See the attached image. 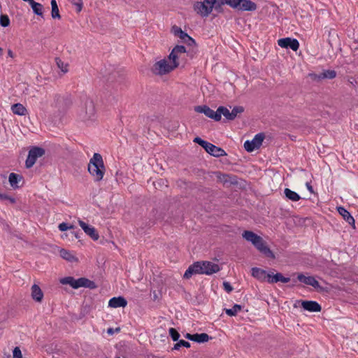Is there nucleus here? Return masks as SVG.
<instances>
[{
    "label": "nucleus",
    "mask_w": 358,
    "mask_h": 358,
    "mask_svg": "<svg viewBox=\"0 0 358 358\" xmlns=\"http://www.w3.org/2000/svg\"><path fill=\"white\" fill-rule=\"evenodd\" d=\"M175 47H182L184 48L183 52L178 54V57L176 59V62L178 64V66L180 64V63L182 61H186L187 58L186 57H189L190 59H192L195 57V55L197 53V48H187V47L184 45H176Z\"/></svg>",
    "instance_id": "f8f14e48"
},
{
    "label": "nucleus",
    "mask_w": 358,
    "mask_h": 358,
    "mask_svg": "<svg viewBox=\"0 0 358 358\" xmlns=\"http://www.w3.org/2000/svg\"><path fill=\"white\" fill-rule=\"evenodd\" d=\"M58 228L61 231H66L67 229H73L74 226L73 225L69 226L68 224H66L65 222H62L59 224Z\"/></svg>",
    "instance_id": "a18cd8bd"
},
{
    "label": "nucleus",
    "mask_w": 358,
    "mask_h": 358,
    "mask_svg": "<svg viewBox=\"0 0 358 358\" xmlns=\"http://www.w3.org/2000/svg\"><path fill=\"white\" fill-rule=\"evenodd\" d=\"M183 51L184 48L182 47H174L169 55V59L171 60V64H169L165 59L157 62L152 69L153 73L160 76L164 75L178 67L176 60L178 57V55L183 52Z\"/></svg>",
    "instance_id": "f257e3e1"
},
{
    "label": "nucleus",
    "mask_w": 358,
    "mask_h": 358,
    "mask_svg": "<svg viewBox=\"0 0 358 358\" xmlns=\"http://www.w3.org/2000/svg\"><path fill=\"white\" fill-rule=\"evenodd\" d=\"M22 180H23V177L21 175H19V174H17L15 173H11L9 175V177H8L9 183H10V186L15 189H18L19 187H21V185H20V182H22Z\"/></svg>",
    "instance_id": "4be33fe9"
},
{
    "label": "nucleus",
    "mask_w": 358,
    "mask_h": 358,
    "mask_svg": "<svg viewBox=\"0 0 358 358\" xmlns=\"http://www.w3.org/2000/svg\"><path fill=\"white\" fill-rule=\"evenodd\" d=\"M127 305V300L122 296L113 297L109 300L108 306L112 308L125 307Z\"/></svg>",
    "instance_id": "5701e85b"
},
{
    "label": "nucleus",
    "mask_w": 358,
    "mask_h": 358,
    "mask_svg": "<svg viewBox=\"0 0 358 358\" xmlns=\"http://www.w3.org/2000/svg\"><path fill=\"white\" fill-rule=\"evenodd\" d=\"M10 24V20L8 17L6 15H1L0 17V24L3 27H6Z\"/></svg>",
    "instance_id": "c03bdc74"
},
{
    "label": "nucleus",
    "mask_w": 358,
    "mask_h": 358,
    "mask_svg": "<svg viewBox=\"0 0 358 358\" xmlns=\"http://www.w3.org/2000/svg\"><path fill=\"white\" fill-rule=\"evenodd\" d=\"M51 7H52V11H51V16L53 19H60L61 15L59 14V8L57 3L56 0H51Z\"/></svg>",
    "instance_id": "2f4dec72"
},
{
    "label": "nucleus",
    "mask_w": 358,
    "mask_h": 358,
    "mask_svg": "<svg viewBox=\"0 0 358 358\" xmlns=\"http://www.w3.org/2000/svg\"><path fill=\"white\" fill-rule=\"evenodd\" d=\"M203 268L206 275H212L220 270L218 264L208 261H203Z\"/></svg>",
    "instance_id": "6ab92c4d"
},
{
    "label": "nucleus",
    "mask_w": 358,
    "mask_h": 358,
    "mask_svg": "<svg viewBox=\"0 0 358 358\" xmlns=\"http://www.w3.org/2000/svg\"><path fill=\"white\" fill-rule=\"evenodd\" d=\"M78 115L84 122L94 120L95 117V106L92 99L85 98L82 101Z\"/></svg>",
    "instance_id": "20e7f679"
},
{
    "label": "nucleus",
    "mask_w": 358,
    "mask_h": 358,
    "mask_svg": "<svg viewBox=\"0 0 358 358\" xmlns=\"http://www.w3.org/2000/svg\"><path fill=\"white\" fill-rule=\"evenodd\" d=\"M268 274L265 270L262 268L257 267L252 268V275L259 280L264 281L266 278L268 279Z\"/></svg>",
    "instance_id": "a878e982"
},
{
    "label": "nucleus",
    "mask_w": 358,
    "mask_h": 358,
    "mask_svg": "<svg viewBox=\"0 0 358 358\" xmlns=\"http://www.w3.org/2000/svg\"><path fill=\"white\" fill-rule=\"evenodd\" d=\"M76 289L80 287H87L93 289L96 288L97 287L94 281H92L85 278H80L78 279H76Z\"/></svg>",
    "instance_id": "aec40b11"
},
{
    "label": "nucleus",
    "mask_w": 358,
    "mask_h": 358,
    "mask_svg": "<svg viewBox=\"0 0 358 358\" xmlns=\"http://www.w3.org/2000/svg\"><path fill=\"white\" fill-rule=\"evenodd\" d=\"M223 4H221V2H220V1L218 0L217 1H216V3L214 5V7L215 9L218 11V12H220L221 11V9H222V6Z\"/></svg>",
    "instance_id": "09e8293b"
},
{
    "label": "nucleus",
    "mask_w": 358,
    "mask_h": 358,
    "mask_svg": "<svg viewBox=\"0 0 358 358\" xmlns=\"http://www.w3.org/2000/svg\"><path fill=\"white\" fill-rule=\"evenodd\" d=\"M8 55L10 57H14L13 52V51L11 50H8Z\"/></svg>",
    "instance_id": "5fc2aeb1"
},
{
    "label": "nucleus",
    "mask_w": 358,
    "mask_h": 358,
    "mask_svg": "<svg viewBox=\"0 0 358 358\" xmlns=\"http://www.w3.org/2000/svg\"><path fill=\"white\" fill-rule=\"evenodd\" d=\"M171 31L176 36L180 38L182 42L187 45V48H196L195 41L186 32L183 31L180 27L176 25L173 26Z\"/></svg>",
    "instance_id": "6e6552de"
},
{
    "label": "nucleus",
    "mask_w": 358,
    "mask_h": 358,
    "mask_svg": "<svg viewBox=\"0 0 358 358\" xmlns=\"http://www.w3.org/2000/svg\"><path fill=\"white\" fill-rule=\"evenodd\" d=\"M227 177V175H221L220 174V176H217V178L222 182H227V179L226 178Z\"/></svg>",
    "instance_id": "8fccbe9b"
},
{
    "label": "nucleus",
    "mask_w": 358,
    "mask_h": 358,
    "mask_svg": "<svg viewBox=\"0 0 358 358\" xmlns=\"http://www.w3.org/2000/svg\"><path fill=\"white\" fill-rule=\"evenodd\" d=\"M3 54V49L0 48V56H1Z\"/></svg>",
    "instance_id": "4d7b16f0"
},
{
    "label": "nucleus",
    "mask_w": 358,
    "mask_h": 358,
    "mask_svg": "<svg viewBox=\"0 0 358 358\" xmlns=\"http://www.w3.org/2000/svg\"><path fill=\"white\" fill-rule=\"evenodd\" d=\"M71 103L72 101L68 96H62L56 94L54 96L51 106L57 112L64 113L71 106Z\"/></svg>",
    "instance_id": "423d86ee"
},
{
    "label": "nucleus",
    "mask_w": 358,
    "mask_h": 358,
    "mask_svg": "<svg viewBox=\"0 0 358 358\" xmlns=\"http://www.w3.org/2000/svg\"><path fill=\"white\" fill-rule=\"evenodd\" d=\"M78 224L85 233L90 236L94 241H97L99 238V234L94 227L90 226L83 220H79Z\"/></svg>",
    "instance_id": "dca6fc26"
},
{
    "label": "nucleus",
    "mask_w": 358,
    "mask_h": 358,
    "mask_svg": "<svg viewBox=\"0 0 358 358\" xmlns=\"http://www.w3.org/2000/svg\"><path fill=\"white\" fill-rule=\"evenodd\" d=\"M203 261L196 262L190 265L184 273L183 278H190L194 274H204Z\"/></svg>",
    "instance_id": "9b49d317"
},
{
    "label": "nucleus",
    "mask_w": 358,
    "mask_h": 358,
    "mask_svg": "<svg viewBox=\"0 0 358 358\" xmlns=\"http://www.w3.org/2000/svg\"><path fill=\"white\" fill-rule=\"evenodd\" d=\"M31 296L37 302H41L43 299V293L37 285H33L31 287Z\"/></svg>",
    "instance_id": "bb28decb"
},
{
    "label": "nucleus",
    "mask_w": 358,
    "mask_h": 358,
    "mask_svg": "<svg viewBox=\"0 0 358 358\" xmlns=\"http://www.w3.org/2000/svg\"><path fill=\"white\" fill-rule=\"evenodd\" d=\"M190 346L191 345L188 341L184 340H178V342L174 345L173 350H178L181 347L189 348Z\"/></svg>",
    "instance_id": "4c0bfd02"
},
{
    "label": "nucleus",
    "mask_w": 358,
    "mask_h": 358,
    "mask_svg": "<svg viewBox=\"0 0 358 358\" xmlns=\"http://www.w3.org/2000/svg\"><path fill=\"white\" fill-rule=\"evenodd\" d=\"M244 111V108L243 106H235L231 111L232 120H234L237 115L239 113H242Z\"/></svg>",
    "instance_id": "a19ab883"
},
{
    "label": "nucleus",
    "mask_w": 358,
    "mask_h": 358,
    "mask_svg": "<svg viewBox=\"0 0 358 358\" xmlns=\"http://www.w3.org/2000/svg\"><path fill=\"white\" fill-rule=\"evenodd\" d=\"M29 4H30V6H31V7L34 14H36L37 15H39V16H43V5L41 3L35 2L34 0Z\"/></svg>",
    "instance_id": "473e14b6"
},
{
    "label": "nucleus",
    "mask_w": 358,
    "mask_h": 358,
    "mask_svg": "<svg viewBox=\"0 0 358 358\" xmlns=\"http://www.w3.org/2000/svg\"><path fill=\"white\" fill-rule=\"evenodd\" d=\"M268 282L269 283H275L278 282H282L283 283H287L290 281L289 278L284 277L280 273H277L275 275L268 274Z\"/></svg>",
    "instance_id": "b1692460"
},
{
    "label": "nucleus",
    "mask_w": 358,
    "mask_h": 358,
    "mask_svg": "<svg viewBox=\"0 0 358 358\" xmlns=\"http://www.w3.org/2000/svg\"><path fill=\"white\" fill-rule=\"evenodd\" d=\"M221 4H227L233 8L237 9L239 8L241 0H219Z\"/></svg>",
    "instance_id": "e433bc0d"
},
{
    "label": "nucleus",
    "mask_w": 358,
    "mask_h": 358,
    "mask_svg": "<svg viewBox=\"0 0 358 358\" xmlns=\"http://www.w3.org/2000/svg\"><path fill=\"white\" fill-rule=\"evenodd\" d=\"M242 236L247 241L250 242L252 245L263 255L267 257L275 259V255L266 245L264 239L252 231H244Z\"/></svg>",
    "instance_id": "7ed1b4c3"
},
{
    "label": "nucleus",
    "mask_w": 358,
    "mask_h": 358,
    "mask_svg": "<svg viewBox=\"0 0 358 358\" xmlns=\"http://www.w3.org/2000/svg\"><path fill=\"white\" fill-rule=\"evenodd\" d=\"M307 189L310 193H313V188L309 182H306V184Z\"/></svg>",
    "instance_id": "864d4df0"
},
{
    "label": "nucleus",
    "mask_w": 358,
    "mask_h": 358,
    "mask_svg": "<svg viewBox=\"0 0 358 358\" xmlns=\"http://www.w3.org/2000/svg\"><path fill=\"white\" fill-rule=\"evenodd\" d=\"M216 0H203L194 4V10L201 17H207L213 10Z\"/></svg>",
    "instance_id": "0eeeda50"
},
{
    "label": "nucleus",
    "mask_w": 358,
    "mask_h": 358,
    "mask_svg": "<svg viewBox=\"0 0 358 358\" xmlns=\"http://www.w3.org/2000/svg\"><path fill=\"white\" fill-rule=\"evenodd\" d=\"M169 336L172 338L173 341H178L180 338V334L178 331L174 328H170L169 330Z\"/></svg>",
    "instance_id": "79ce46f5"
},
{
    "label": "nucleus",
    "mask_w": 358,
    "mask_h": 358,
    "mask_svg": "<svg viewBox=\"0 0 358 358\" xmlns=\"http://www.w3.org/2000/svg\"><path fill=\"white\" fill-rule=\"evenodd\" d=\"M87 170L95 182H100L103 179L106 172V167L103 157L99 153H94L90 159Z\"/></svg>",
    "instance_id": "f03ea898"
},
{
    "label": "nucleus",
    "mask_w": 358,
    "mask_h": 358,
    "mask_svg": "<svg viewBox=\"0 0 358 358\" xmlns=\"http://www.w3.org/2000/svg\"><path fill=\"white\" fill-rule=\"evenodd\" d=\"M117 358H120V357H117Z\"/></svg>",
    "instance_id": "bf43d9fd"
},
{
    "label": "nucleus",
    "mask_w": 358,
    "mask_h": 358,
    "mask_svg": "<svg viewBox=\"0 0 358 358\" xmlns=\"http://www.w3.org/2000/svg\"><path fill=\"white\" fill-rule=\"evenodd\" d=\"M297 279L301 282L306 285H310L314 288H318L320 287L319 282L313 276H305L303 274L300 273L297 276Z\"/></svg>",
    "instance_id": "f3484780"
},
{
    "label": "nucleus",
    "mask_w": 358,
    "mask_h": 358,
    "mask_svg": "<svg viewBox=\"0 0 358 358\" xmlns=\"http://www.w3.org/2000/svg\"><path fill=\"white\" fill-rule=\"evenodd\" d=\"M339 214L343 217V219L350 225H355V219L350 215V213L342 206L338 207L337 208Z\"/></svg>",
    "instance_id": "393cba45"
},
{
    "label": "nucleus",
    "mask_w": 358,
    "mask_h": 358,
    "mask_svg": "<svg viewBox=\"0 0 358 358\" xmlns=\"http://www.w3.org/2000/svg\"><path fill=\"white\" fill-rule=\"evenodd\" d=\"M194 142L200 145L208 153L214 157H219L227 155L226 152L222 148L217 147L216 145L208 143L199 137H196Z\"/></svg>",
    "instance_id": "39448f33"
},
{
    "label": "nucleus",
    "mask_w": 358,
    "mask_h": 358,
    "mask_svg": "<svg viewBox=\"0 0 358 358\" xmlns=\"http://www.w3.org/2000/svg\"><path fill=\"white\" fill-rule=\"evenodd\" d=\"M12 112L17 115H25L27 113V110L26 108L21 103H15L11 106Z\"/></svg>",
    "instance_id": "cd10ccee"
},
{
    "label": "nucleus",
    "mask_w": 358,
    "mask_h": 358,
    "mask_svg": "<svg viewBox=\"0 0 358 358\" xmlns=\"http://www.w3.org/2000/svg\"><path fill=\"white\" fill-rule=\"evenodd\" d=\"M223 287L226 292L228 293L231 292L233 290V287L229 282H224Z\"/></svg>",
    "instance_id": "de8ad7c7"
},
{
    "label": "nucleus",
    "mask_w": 358,
    "mask_h": 358,
    "mask_svg": "<svg viewBox=\"0 0 358 358\" xmlns=\"http://www.w3.org/2000/svg\"><path fill=\"white\" fill-rule=\"evenodd\" d=\"M116 331H120V329H119V328L116 329Z\"/></svg>",
    "instance_id": "13d9d810"
},
{
    "label": "nucleus",
    "mask_w": 358,
    "mask_h": 358,
    "mask_svg": "<svg viewBox=\"0 0 358 358\" xmlns=\"http://www.w3.org/2000/svg\"><path fill=\"white\" fill-rule=\"evenodd\" d=\"M71 234L77 239H79L80 238V235L82 234L79 231H72Z\"/></svg>",
    "instance_id": "3c124183"
},
{
    "label": "nucleus",
    "mask_w": 358,
    "mask_h": 358,
    "mask_svg": "<svg viewBox=\"0 0 358 358\" xmlns=\"http://www.w3.org/2000/svg\"><path fill=\"white\" fill-rule=\"evenodd\" d=\"M257 8V4L250 0H241L238 10L242 11H254Z\"/></svg>",
    "instance_id": "412c9836"
},
{
    "label": "nucleus",
    "mask_w": 358,
    "mask_h": 358,
    "mask_svg": "<svg viewBox=\"0 0 358 358\" xmlns=\"http://www.w3.org/2000/svg\"><path fill=\"white\" fill-rule=\"evenodd\" d=\"M309 76L313 80H321L323 79H333L336 76V72L334 70H324L323 72L317 73H310Z\"/></svg>",
    "instance_id": "2eb2a0df"
},
{
    "label": "nucleus",
    "mask_w": 358,
    "mask_h": 358,
    "mask_svg": "<svg viewBox=\"0 0 358 358\" xmlns=\"http://www.w3.org/2000/svg\"><path fill=\"white\" fill-rule=\"evenodd\" d=\"M69 1L76 7L77 13H80L82 10L83 6V0H69Z\"/></svg>",
    "instance_id": "ea45409f"
},
{
    "label": "nucleus",
    "mask_w": 358,
    "mask_h": 358,
    "mask_svg": "<svg viewBox=\"0 0 358 358\" xmlns=\"http://www.w3.org/2000/svg\"><path fill=\"white\" fill-rule=\"evenodd\" d=\"M108 333L109 334H112L113 333V329L112 328H109V329H108Z\"/></svg>",
    "instance_id": "6e6d98bb"
},
{
    "label": "nucleus",
    "mask_w": 358,
    "mask_h": 358,
    "mask_svg": "<svg viewBox=\"0 0 358 358\" xmlns=\"http://www.w3.org/2000/svg\"><path fill=\"white\" fill-rule=\"evenodd\" d=\"M59 282L62 285H69L73 289H76V279H75L73 277L68 276L61 278Z\"/></svg>",
    "instance_id": "f704fd0d"
},
{
    "label": "nucleus",
    "mask_w": 358,
    "mask_h": 358,
    "mask_svg": "<svg viewBox=\"0 0 358 358\" xmlns=\"http://www.w3.org/2000/svg\"><path fill=\"white\" fill-rule=\"evenodd\" d=\"M59 255L60 256L64 259L69 262H76L78 261V259L73 255L70 251L65 250V249H61L59 250Z\"/></svg>",
    "instance_id": "c756f323"
},
{
    "label": "nucleus",
    "mask_w": 358,
    "mask_h": 358,
    "mask_svg": "<svg viewBox=\"0 0 358 358\" xmlns=\"http://www.w3.org/2000/svg\"><path fill=\"white\" fill-rule=\"evenodd\" d=\"M55 62L57 67L64 73H66L68 71V64H65L59 58H56Z\"/></svg>",
    "instance_id": "58836bf2"
},
{
    "label": "nucleus",
    "mask_w": 358,
    "mask_h": 358,
    "mask_svg": "<svg viewBox=\"0 0 358 358\" xmlns=\"http://www.w3.org/2000/svg\"><path fill=\"white\" fill-rule=\"evenodd\" d=\"M0 199L1 201H8L10 203H15L16 202V200L14 197H12L6 194H1Z\"/></svg>",
    "instance_id": "37998d69"
},
{
    "label": "nucleus",
    "mask_w": 358,
    "mask_h": 358,
    "mask_svg": "<svg viewBox=\"0 0 358 358\" xmlns=\"http://www.w3.org/2000/svg\"><path fill=\"white\" fill-rule=\"evenodd\" d=\"M194 110L196 113H203L208 117L213 119L215 121L220 120V116L219 117L217 114V110L215 111L206 105L195 106Z\"/></svg>",
    "instance_id": "ddd939ff"
},
{
    "label": "nucleus",
    "mask_w": 358,
    "mask_h": 358,
    "mask_svg": "<svg viewBox=\"0 0 358 358\" xmlns=\"http://www.w3.org/2000/svg\"><path fill=\"white\" fill-rule=\"evenodd\" d=\"M194 340L193 341L197 342L199 343H203L208 342L210 337L206 333L201 334H194Z\"/></svg>",
    "instance_id": "7c9ffc66"
},
{
    "label": "nucleus",
    "mask_w": 358,
    "mask_h": 358,
    "mask_svg": "<svg viewBox=\"0 0 358 358\" xmlns=\"http://www.w3.org/2000/svg\"><path fill=\"white\" fill-rule=\"evenodd\" d=\"M13 358H22V352L18 347H15L13 351Z\"/></svg>",
    "instance_id": "49530a36"
},
{
    "label": "nucleus",
    "mask_w": 358,
    "mask_h": 358,
    "mask_svg": "<svg viewBox=\"0 0 358 358\" xmlns=\"http://www.w3.org/2000/svg\"><path fill=\"white\" fill-rule=\"evenodd\" d=\"M303 308L309 312H320L321 311V306L314 301H303L301 302Z\"/></svg>",
    "instance_id": "a211bd4d"
},
{
    "label": "nucleus",
    "mask_w": 358,
    "mask_h": 358,
    "mask_svg": "<svg viewBox=\"0 0 358 358\" xmlns=\"http://www.w3.org/2000/svg\"><path fill=\"white\" fill-rule=\"evenodd\" d=\"M185 338L188 339V340H190V341H192L194 340V334H189V333H187L185 335Z\"/></svg>",
    "instance_id": "603ef678"
},
{
    "label": "nucleus",
    "mask_w": 358,
    "mask_h": 358,
    "mask_svg": "<svg viewBox=\"0 0 358 358\" xmlns=\"http://www.w3.org/2000/svg\"><path fill=\"white\" fill-rule=\"evenodd\" d=\"M241 309L242 306L241 305L235 304L231 308H226L224 310L229 316H235Z\"/></svg>",
    "instance_id": "c9c22d12"
},
{
    "label": "nucleus",
    "mask_w": 358,
    "mask_h": 358,
    "mask_svg": "<svg viewBox=\"0 0 358 358\" xmlns=\"http://www.w3.org/2000/svg\"><path fill=\"white\" fill-rule=\"evenodd\" d=\"M284 194L285 197L292 201H298L301 199V196L298 193L289 188H285L284 189Z\"/></svg>",
    "instance_id": "c85d7f7f"
},
{
    "label": "nucleus",
    "mask_w": 358,
    "mask_h": 358,
    "mask_svg": "<svg viewBox=\"0 0 358 358\" xmlns=\"http://www.w3.org/2000/svg\"><path fill=\"white\" fill-rule=\"evenodd\" d=\"M45 154V150L40 147L31 148L28 153L27 158L25 162V166L29 169L36 163L38 158L42 157Z\"/></svg>",
    "instance_id": "1a4fd4ad"
},
{
    "label": "nucleus",
    "mask_w": 358,
    "mask_h": 358,
    "mask_svg": "<svg viewBox=\"0 0 358 358\" xmlns=\"http://www.w3.org/2000/svg\"><path fill=\"white\" fill-rule=\"evenodd\" d=\"M264 139V134L259 133L255 136L252 141H246L244 143V148L246 151L251 152L255 149H258L262 144Z\"/></svg>",
    "instance_id": "9d476101"
},
{
    "label": "nucleus",
    "mask_w": 358,
    "mask_h": 358,
    "mask_svg": "<svg viewBox=\"0 0 358 358\" xmlns=\"http://www.w3.org/2000/svg\"><path fill=\"white\" fill-rule=\"evenodd\" d=\"M217 114L219 115V117H222V115L228 120H232L231 117V113L229 110L228 108H227L224 106H220L217 108Z\"/></svg>",
    "instance_id": "72a5a7b5"
},
{
    "label": "nucleus",
    "mask_w": 358,
    "mask_h": 358,
    "mask_svg": "<svg viewBox=\"0 0 358 358\" xmlns=\"http://www.w3.org/2000/svg\"><path fill=\"white\" fill-rule=\"evenodd\" d=\"M278 44L281 48H290L294 51H296L299 48V41L295 38L289 37L279 39Z\"/></svg>",
    "instance_id": "4468645a"
}]
</instances>
